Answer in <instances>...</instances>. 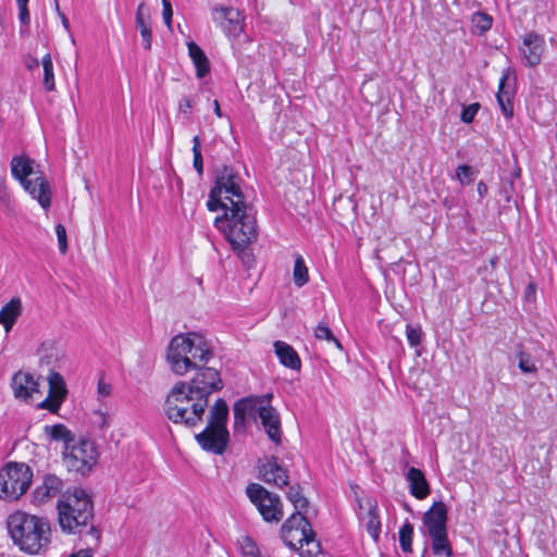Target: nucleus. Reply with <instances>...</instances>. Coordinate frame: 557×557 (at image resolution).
Masks as SVG:
<instances>
[{"instance_id":"nucleus-1","label":"nucleus","mask_w":557,"mask_h":557,"mask_svg":"<svg viewBox=\"0 0 557 557\" xmlns=\"http://www.w3.org/2000/svg\"><path fill=\"white\" fill-rule=\"evenodd\" d=\"M214 226L224 235L232 249L245 260L250 255L247 248L259 235L256 212L248 203L227 207L214 219Z\"/></svg>"},{"instance_id":"nucleus-2","label":"nucleus","mask_w":557,"mask_h":557,"mask_svg":"<svg viewBox=\"0 0 557 557\" xmlns=\"http://www.w3.org/2000/svg\"><path fill=\"white\" fill-rule=\"evenodd\" d=\"M7 527L14 545L26 554H39L50 543L51 530L46 518L15 511L8 517Z\"/></svg>"},{"instance_id":"nucleus-3","label":"nucleus","mask_w":557,"mask_h":557,"mask_svg":"<svg viewBox=\"0 0 557 557\" xmlns=\"http://www.w3.org/2000/svg\"><path fill=\"white\" fill-rule=\"evenodd\" d=\"M212 347L199 333H187L174 336L166 352L170 369L177 375H184L193 369L201 368L212 357Z\"/></svg>"},{"instance_id":"nucleus-4","label":"nucleus","mask_w":557,"mask_h":557,"mask_svg":"<svg viewBox=\"0 0 557 557\" xmlns=\"http://www.w3.org/2000/svg\"><path fill=\"white\" fill-rule=\"evenodd\" d=\"M59 524L67 533H83L86 529L96 540L99 532L92 524L94 505L91 497L82 488L67 492L58 502Z\"/></svg>"},{"instance_id":"nucleus-5","label":"nucleus","mask_w":557,"mask_h":557,"mask_svg":"<svg viewBox=\"0 0 557 557\" xmlns=\"http://www.w3.org/2000/svg\"><path fill=\"white\" fill-rule=\"evenodd\" d=\"M208 405L202 397L194 395L185 382L173 385L164 403V412L170 421L188 428L197 426Z\"/></svg>"},{"instance_id":"nucleus-6","label":"nucleus","mask_w":557,"mask_h":557,"mask_svg":"<svg viewBox=\"0 0 557 557\" xmlns=\"http://www.w3.org/2000/svg\"><path fill=\"white\" fill-rule=\"evenodd\" d=\"M243 180L231 166L223 165L216 171L215 185L212 187L207 201L209 211L225 210L247 203L243 193Z\"/></svg>"},{"instance_id":"nucleus-7","label":"nucleus","mask_w":557,"mask_h":557,"mask_svg":"<svg viewBox=\"0 0 557 557\" xmlns=\"http://www.w3.org/2000/svg\"><path fill=\"white\" fill-rule=\"evenodd\" d=\"M227 418L228 406L223 398H218L210 408L206 429L196 435L202 449L216 455L224 453L228 443Z\"/></svg>"},{"instance_id":"nucleus-8","label":"nucleus","mask_w":557,"mask_h":557,"mask_svg":"<svg viewBox=\"0 0 557 557\" xmlns=\"http://www.w3.org/2000/svg\"><path fill=\"white\" fill-rule=\"evenodd\" d=\"M10 165L12 176L44 209H48L51 206L50 185L40 172L34 170V160L14 156Z\"/></svg>"},{"instance_id":"nucleus-9","label":"nucleus","mask_w":557,"mask_h":557,"mask_svg":"<svg viewBox=\"0 0 557 557\" xmlns=\"http://www.w3.org/2000/svg\"><path fill=\"white\" fill-rule=\"evenodd\" d=\"M281 537L284 544L301 556L312 557L319 553L311 524L302 513H293L282 525Z\"/></svg>"},{"instance_id":"nucleus-10","label":"nucleus","mask_w":557,"mask_h":557,"mask_svg":"<svg viewBox=\"0 0 557 557\" xmlns=\"http://www.w3.org/2000/svg\"><path fill=\"white\" fill-rule=\"evenodd\" d=\"M33 479L30 468L23 462H8L0 470V498L16 500L28 490Z\"/></svg>"},{"instance_id":"nucleus-11","label":"nucleus","mask_w":557,"mask_h":557,"mask_svg":"<svg viewBox=\"0 0 557 557\" xmlns=\"http://www.w3.org/2000/svg\"><path fill=\"white\" fill-rule=\"evenodd\" d=\"M63 461L69 471L85 475L96 466L99 453L95 442L77 437L71 445L63 447Z\"/></svg>"},{"instance_id":"nucleus-12","label":"nucleus","mask_w":557,"mask_h":557,"mask_svg":"<svg viewBox=\"0 0 557 557\" xmlns=\"http://www.w3.org/2000/svg\"><path fill=\"white\" fill-rule=\"evenodd\" d=\"M246 494L264 521L278 522L283 518V505L277 495L270 493L258 483L249 484Z\"/></svg>"},{"instance_id":"nucleus-13","label":"nucleus","mask_w":557,"mask_h":557,"mask_svg":"<svg viewBox=\"0 0 557 557\" xmlns=\"http://www.w3.org/2000/svg\"><path fill=\"white\" fill-rule=\"evenodd\" d=\"M184 382L193 394L198 397H202V400H205L207 405L209 403L210 395L223 388V382L219 371L209 367H201L197 369L193 379Z\"/></svg>"},{"instance_id":"nucleus-14","label":"nucleus","mask_w":557,"mask_h":557,"mask_svg":"<svg viewBox=\"0 0 557 557\" xmlns=\"http://www.w3.org/2000/svg\"><path fill=\"white\" fill-rule=\"evenodd\" d=\"M212 20L227 37H238L244 29V16L233 7H214Z\"/></svg>"},{"instance_id":"nucleus-15","label":"nucleus","mask_w":557,"mask_h":557,"mask_svg":"<svg viewBox=\"0 0 557 557\" xmlns=\"http://www.w3.org/2000/svg\"><path fill=\"white\" fill-rule=\"evenodd\" d=\"M545 50L546 44L543 35L530 32L522 37V45L519 51L525 66H537L542 62Z\"/></svg>"},{"instance_id":"nucleus-16","label":"nucleus","mask_w":557,"mask_h":557,"mask_svg":"<svg viewBox=\"0 0 557 557\" xmlns=\"http://www.w3.org/2000/svg\"><path fill=\"white\" fill-rule=\"evenodd\" d=\"M48 383V396L38 405V408L55 413L59 411L67 391L62 375L58 372L52 371L49 373Z\"/></svg>"},{"instance_id":"nucleus-17","label":"nucleus","mask_w":557,"mask_h":557,"mask_svg":"<svg viewBox=\"0 0 557 557\" xmlns=\"http://www.w3.org/2000/svg\"><path fill=\"white\" fill-rule=\"evenodd\" d=\"M261 424L269 438L276 445L282 441L280 414L272 406H262L258 410Z\"/></svg>"},{"instance_id":"nucleus-18","label":"nucleus","mask_w":557,"mask_h":557,"mask_svg":"<svg viewBox=\"0 0 557 557\" xmlns=\"http://www.w3.org/2000/svg\"><path fill=\"white\" fill-rule=\"evenodd\" d=\"M428 534L447 530V508L443 502H435L422 518Z\"/></svg>"},{"instance_id":"nucleus-19","label":"nucleus","mask_w":557,"mask_h":557,"mask_svg":"<svg viewBox=\"0 0 557 557\" xmlns=\"http://www.w3.org/2000/svg\"><path fill=\"white\" fill-rule=\"evenodd\" d=\"M63 490V481L54 474H46L34 491V499L40 504L57 497Z\"/></svg>"},{"instance_id":"nucleus-20","label":"nucleus","mask_w":557,"mask_h":557,"mask_svg":"<svg viewBox=\"0 0 557 557\" xmlns=\"http://www.w3.org/2000/svg\"><path fill=\"white\" fill-rule=\"evenodd\" d=\"M262 480L268 484H273L277 487H283L288 483V475L286 470L277 463V458L272 457L260 467Z\"/></svg>"},{"instance_id":"nucleus-21","label":"nucleus","mask_w":557,"mask_h":557,"mask_svg":"<svg viewBox=\"0 0 557 557\" xmlns=\"http://www.w3.org/2000/svg\"><path fill=\"white\" fill-rule=\"evenodd\" d=\"M13 394L16 398L26 399L38 392V383L28 372H17L11 383Z\"/></svg>"},{"instance_id":"nucleus-22","label":"nucleus","mask_w":557,"mask_h":557,"mask_svg":"<svg viewBox=\"0 0 557 557\" xmlns=\"http://www.w3.org/2000/svg\"><path fill=\"white\" fill-rule=\"evenodd\" d=\"M406 480L409 484L410 494L417 499L426 498L431 488L424 473L414 467L409 468Z\"/></svg>"},{"instance_id":"nucleus-23","label":"nucleus","mask_w":557,"mask_h":557,"mask_svg":"<svg viewBox=\"0 0 557 557\" xmlns=\"http://www.w3.org/2000/svg\"><path fill=\"white\" fill-rule=\"evenodd\" d=\"M509 78V73L502 76L499 81L498 92L496 95L499 109L504 116L508 120L513 116L512 97L515 95L513 87L510 84H507Z\"/></svg>"},{"instance_id":"nucleus-24","label":"nucleus","mask_w":557,"mask_h":557,"mask_svg":"<svg viewBox=\"0 0 557 557\" xmlns=\"http://www.w3.org/2000/svg\"><path fill=\"white\" fill-rule=\"evenodd\" d=\"M135 23L140 32L143 47L150 50L152 44L150 14L144 3H140L136 10Z\"/></svg>"},{"instance_id":"nucleus-25","label":"nucleus","mask_w":557,"mask_h":557,"mask_svg":"<svg viewBox=\"0 0 557 557\" xmlns=\"http://www.w3.org/2000/svg\"><path fill=\"white\" fill-rule=\"evenodd\" d=\"M274 351L280 362L292 370H300L301 361L297 351L287 343L276 341L274 343Z\"/></svg>"},{"instance_id":"nucleus-26","label":"nucleus","mask_w":557,"mask_h":557,"mask_svg":"<svg viewBox=\"0 0 557 557\" xmlns=\"http://www.w3.org/2000/svg\"><path fill=\"white\" fill-rule=\"evenodd\" d=\"M22 313V300L20 297H13L0 310V324L9 333Z\"/></svg>"},{"instance_id":"nucleus-27","label":"nucleus","mask_w":557,"mask_h":557,"mask_svg":"<svg viewBox=\"0 0 557 557\" xmlns=\"http://www.w3.org/2000/svg\"><path fill=\"white\" fill-rule=\"evenodd\" d=\"M188 54L196 67L198 78L205 77L210 72V63L202 49L194 41L188 42Z\"/></svg>"},{"instance_id":"nucleus-28","label":"nucleus","mask_w":557,"mask_h":557,"mask_svg":"<svg viewBox=\"0 0 557 557\" xmlns=\"http://www.w3.org/2000/svg\"><path fill=\"white\" fill-rule=\"evenodd\" d=\"M45 432L51 440L62 442L64 445L63 447L71 445L76 440L71 430L61 423L46 425Z\"/></svg>"},{"instance_id":"nucleus-29","label":"nucleus","mask_w":557,"mask_h":557,"mask_svg":"<svg viewBox=\"0 0 557 557\" xmlns=\"http://www.w3.org/2000/svg\"><path fill=\"white\" fill-rule=\"evenodd\" d=\"M429 536L432 540V552L435 556L450 557L453 555L447 530L437 533H430Z\"/></svg>"},{"instance_id":"nucleus-30","label":"nucleus","mask_w":557,"mask_h":557,"mask_svg":"<svg viewBox=\"0 0 557 557\" xmlns=\"http://www.w3.org/2000/svg\"><path fill=\"white\" fill-rule=\"evenodd\" d=\"M361 520L368 533L377 542L381 533V521L376 507L370 508Z\"/></svg>"},{"instance_id":"nucleus-31","label":"nucleus","mask_w":557,"mask_h":557,"mask_svg":"<svg viewBox=\"0 0 557 557\" xmlns=\"http://www.w3.org/2000/svg\"><path fill=\"white\" fill-rule=\"evenodd\" d=\"M293 280L297 287H302L309 281L308 268L305 263L304 258L300 255H296L295 258Z\"/></svg>"},{"instance_id":"nucleus-32","label":"nucleus","mask_w":557,"mask_h":557,"mask_svg":"<svg viewBox=\"0 0 557 557\" xmlns=\"http://www.w3.org/2000/svg\"><path fill=\"white\" fill-rule=\"evenodd\" d=\"M41 65L44 70V86L48 91H52L55 88L53 63L50 53H46L41 59Z\"/></svg>"},{"instance_id":"nucleus-33","label":"nucleus","mask_w":557,"mask_h":557,"mask_svg":"<svg viewBox=\"0 0 557 557\" xmlns=\"http://www.w3.org/2000/svg\"><path fill=\"white\" fill-rule=\"evenodd\" d=\"M249 403L246 399L236 401L233 406L234 426L235 429H243L246 423Z\"/></svg>"},{"instance_id":"nucleus-34","label":"nucleus","mask_w":557,"mask_h":557,"mask_svg":"<svg viewBox=\"0 0 557 557\" xmlns=\"http://www.w3.org/2000/svg\"><path fill=\"white\" fill-rule=\"evenodd\" d=\"M287 498L294 505L296 509L295 513H302L309 505L308 499L302 495L299 486H290L287 493Z\"/></svg>"},{"instance_id":"nucleus-35","label":"nucleus","mask_w":557,"mask_h":557,"mask_svg":"<svg viewBox=\"0 0 557 557\" xmlns=\"http://www.w3.org/2000/svg\"><path fill=\"white\" fill-rule=\"evenodd\" d=\"M239 549L243 557H269L261 553L257 543L249 536H244L240 540Z\"/></svg>"},{"instance_id":"nucleus-36","label":"nucleus","mask_w":557,"mask_h":557,"mask_svg":"<svg viewBox=\"0 0 557 557\" xmlns=\"http://www.w3.org/2000/svg\"><path fill=\"white\" fill-rule=\"evenodd\" d=\"M399 544L405 553L412 552V537H413V527L411 523L406 522L399 529Z\"/></svg>"},{"instance_id":"nucleus-37","label":"nucleus","mask_w":557,"mask_h":557,"mask_svg":"<svg viewBox=\"0 0 557 557\" xmlns=\"http://www.w3.org/2000/svg\"><path fill=\"white\" fill-rule=\"evenodd\" d=\"M313 334L317 339L333 343L338 349L342 350L343 347L341 342L334 336L331 329L324 322H320L315 326Z\"/></svg>"},{"instance_id":"nucleus-38","label":"nucleus","mask_w":557,"mask_h":557,"mask_svg":"<svg viewBox=\"0 0 557 557\" xmlns=\"http://www.w3.org/2000/svg\"><path fill=\"white\" fill-rule=\"evenodd\" d=\"M471 22L473 27L478 29L480 34L487 32L493 25L492 16L484 12H475L472 15Z\"/></svg>"},{"instance_id":"nucleus-39","label":"nucleus","mask_w":557,"mask_h":557,"mask_svg":"<svg viewBox=\"0 0 557 557\" xmlns=\"http://www.w3.org/2000/svg\"><path fill=\"white\" fill-rule=\"evenodd\" d=\"M193 165L199 175L203 173V160L201 154V141L198 135L193 137Z\"/></svg>"},{"instance_id":"nucleus-40","label":"nucleus","mask_w":557,"mask_h":557,"mask_svg":"<svg viewBox=\"0 0 557 557\" xmlns=\"http://www.w3.org/2000/svg\"><path fill=\"white\" fill-rule=\"evenodd\" d=\"M518 367L523 373H535L536 366L532 361L531 356L523 350L517 352Z\"/></svg>"},{"instance_id":"nucleus-41","label":"nucleus","mask_w":557,"mask_h":557,"mask_svg":"<svg viewBox=\"0 0 557 557\" xmlns=\"http://www.w3.org/2000/svg\"><path fill=\"white\" fill-rule=\"evenodd\" d=\"M0 205L8 211L13 210V201L8 190L5 178L0 175Z\"/></svg>"},{"instance_id":"nucleus-42","label":"nucleus","mask_w":557,"mask_h":557,"mask_svg":"<svg viewBox=\"0 0 557 557\" xmlns=\"http://www.w3.org/2000/svg\"><path fill=\"white\" fill-rule=\"evenodd\" d=\"M479 110H480V104L476 102L471 103L467 107H463L461 115H460L461 121L466 124L471 123L474 120Z\"/></svg>"},{"instance_id":"nucleus-43","label":"nucleus","mask_w":557,"mask_h":557,"mask_svg":"<svg viewBox=\"0 0 557 557\" xmlns=\"http://www.w3.org/2000/svg\"><path fill=\"white\" fill-rule=\"evenodd\" d=\"M421 334H422L421 329L407 325L406 336H407V341L411 347H416V346L420 345Z\"/></svg>"},{"instance_id":"nucleus-44","label":"nucleus","mask_w":557,"mask_h":557,"mask_svg":"<svg viewBox=\"0 0 557 557\" xmlns=\"http://www.w3.org/2000/svg\"><path fill=\"white\" fill-rule=\"evenodd\" d=\"M55 234L58 238L59 249L62 253H65L67 250V239H66V230L64 225L58 224L55 226Z\"/></svg>"},{"instance_id":"nucleus-45","label":"nucleus","mask_w":557,"mask_h":557,"mask_svg":"<svg viewBox=\"0 0 557 557\" xmlns=\"http://www.w3.org/2000/svg\"><path fill=\"white\" fill-rule=\"evenodd\" d=\"M91 422L94 425H97L99 429H104L108 426V414L106 411L99 409L92 412Z\"/></svg>"},{"instance_id":"nucleus-46","label":"nucleus","mask_w":557,"mask_h":557,"mask_svg":"<svg viewBox=\"0 0 557 557\" xmlns=\"http://www.w3.org/2000/svg\"><path fill=\"white\" fill-rule=\"evenodd\" d=\"M194 101L189 97H183L178 102V112L189 119Z\"/></svg>"},{"instance_id":"nucleus-47","label":"nucleus","mask_w":557,"mask_h":557,"mask_svg":"<svg viewBox=\"0 0 557 557\" xmlns=\"http://www.w3.org/2000/svg\"><path fill=\"white\" fill-rule=\"evenodd\" d=\"M162 7H163V10H162V17H163V21H164V24L171 28V24H172V16H173V11H172V5L170 3L169 0H162Z\"/></svg>"},{"instance_id":"nucleus-48","label":"nucleus","mask_w":557,"mask_h":557,"mask_svg":"<svg viewBox=\"0 0 557 557\" xmlns=\"http://www.w3.org/2000/svg\"><path fill=\"white\" fill-rule=\"evenodd\" d=\"M457 178L463 183V182H470L471 181V168L468 165H459L456 170Z\"/></svg>"},{"instance_id":"nucleus-49","label":"nucleus","mask_w":557,"mask_h":557,"mask_svg":"<svg viewBox=\"0 0 557 557\" xmlns=\"http://www.w3.org/2000/svg\"><path fill=\"white\" fill-rule=\"evenodd\" d=\"M18 8V20L24 26H28L30 22V16L27 7H17Z\"/></svg>"},{"instance_id":"nucleus-50","label":"nucleus","mask_w":557,"mask_h":557,"mask_svg":"<svg viewBox=\"0 0 557 557\" xmlns=\"http://www.w3.org/2000/svg\"><path fill=\"white\" fill-rule=\"evenodd\" d=\"M111 385L109 383H106L103 380H100L98 382V393L103 396V397H107L111 394Z\"/></svg>"},{"instance_id":"nucleus-51","label":"nucleus","mask_w":557,"mask_h":557,"mask_svg":"<svg viewBox=\"0 0 557 557\" xmlns=\"http://www.w3.org/2000/svg\"><path fill=\"white\" fill-rule=\"evenodd\" d=\"M69 557H92V550L91 549H81L77 553L72 554Z\"/></svg>"},{"instance_id":"nucleus-52","label":"nucleus","mask_w":557,"mask_h":557,"mask_svg":"<svg viewBox=\"0 0 557 557\" xmlns=\"http://www.w3.org/2000/svg\"><path fill=\"white\" fill-rule=\"evenodd\" d=\"M59 17L61 18L63 27L69 32L70 30V22L64 13L59 12Z\"/></svg>"},{"instance_id":"nucleus-53","label":"nucleus","mask_w":557,"mask_h":557,"mask_svg":"<svg viewBox=\"0 0 557 557\" xmlns=\"http://www.w3.org/2000/svg\"><path fill=\"white\" fill-rule=\"evenodd\" d=\"M213 110H214V113L218 117H222V111H221V108H220V103L219 101L215 99L213 100Z\"/></svg>"},{"instance_id":"nucleus-54","label":"nucleus","mask_w":557,"mask_h":557,"mask_svg":"<svg viewBox=\"0 0 557 557\" xmlns=\"http://www.w3.org/2000/svg\"><path fill=\"white\" fill-rule=\"evenodd\" d=\"M487 188H486V185L482 182H480L478 184V191L480 195H483L484 193H486Z\"/></svg>"},{"instance_id":"nucleus-55","label":"nucleus","mask_w":557,"mask_h":557,"mask_svg":"<svg viewBox=\"0 0 557 557\" xmlns=\"http://www.w3.org/2000/svg\"><path fill=\"white\" fill-rule=\"evenodd\" d=\"M528 295L535 293V285L533 283H530L527 287Z\"/></svg>"},{"instance_id":"nucleus-56","label":"nucleus","mask_w":557,"mask_h":557,"mask_svg":"<svg viewBox=\"0 0 557 557\" xmlns=\"http://www.w3.org/2000/svg\"><path fill=\"white\" fill-rule=\"evenodd\" d=\"M29 0H16L17 7H27Z\"/></svg>"},{"instance_id":"nucleus-57","label":"nucleus","mask_w":557,"mask_h":557,"mask_svg":"<svg viewBox=\"0 0 557 557\" xmlns=\"http://www.w3.org/2000/svg\"><path fill=\"white\" fill-rule=\"evenodd\" d=\"M54 10L55 12L59 14V12H61L60 10V4H59V0H54Z\"/></svg>"},{"instance_id":"nucleus-58","label":"nucleus","mask_w":557,"mask_h":557,"mask_svg":"<svg viewBox=\"0 0 557 557\" xmlns=\"http://www.w3.org/2000/svg\"><path fill=\"white\" fill-rule=\"evenodd\" d=\"M496 263V258L491 260V264L494 265Z\"/></svg>"},{"instance_id":"nucleus-59","label":"nucleus","mask_w":557,"mask_h":557,"mask_svg":"<svg viewBox=\"0 0 557 557\" xmlns=\"http://www.w3.org/2000/svg\"><path fill=\"white\" fill-rule=\"evenodd\" d=\"M38 64H39L38 60H34V65L38 66Z\"/></svg>"},{"instance_id":"nucleus-60","label":"nucleus","mask_w":557,"mask_h":557,"mask_svg":"<svg viewBox=\"0 0 557 557\" xmlns=\"http://www.w3.org/2000/svg\"><path fill=\"white\" fill-rule=\"evenodd\" d=\"M34 66V62H30V64L28 65L29 69H32Z\"/></svg>"}]
</instances>
